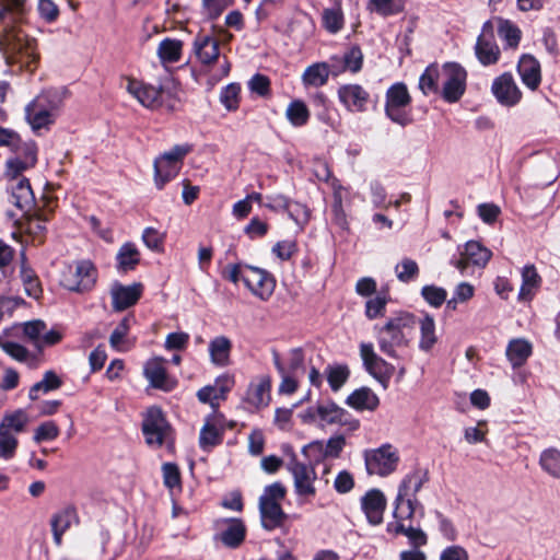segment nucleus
Here are the masks:
<instances>
[{
    "label": "nucleus",
    "mask_w": 560,
    "mask_h": 560,
    "mask_svg": "<svg viewBox=\"0 0 560 560\" xmlns=\"http://www.w3.org/2000/svg\"><path fill=\"white\" fill-rule=\"evenodd\" d=\"M541 469L549 476L560 479V451L550 447L541 452L539 458Z\"/></svg>",
    "instance_id": "obj_45"
},
{
    "label": "nucleus",
    "mask_w": 560,
    "mask_h": 560,
    "mask_svg": "<svg viewBox=\"0 0 560 560\" xmlns=\"http://www.w3.org/2000/svg\"><path fill=\"white\" fill-rule=\"evenodd\" d=\"M517 72L522 82L530 90L538 89L541 82L539 61L532 55H523L517 63Z\"/></svg>",
    "instance_id": "obj_24"
},
{
    "label": "nucleus",
    "mask_w": 560,
    "mask_h": 560,
    "mask_svg": "<svg viewBox=\"0 0 560 560\" xmlns=\"http://www.w3.org/2000/svg\"><path fill=\"white\" fill-rule=\"evenodd\" d=\"M26 0H0V52L7 65L33 72L37 67L36 42L18 26Z\"/></svg>",
    "instance_id": "obj_1"
},
{
    "label": "nucleus",
    "mask_w": 560,
    "mask_h": 560,
    "mask_svg": "<svg viewBox=\"0 0 560 560\" xmlns=\"http://www.w3.org/2000/svg\"><path fill=\"white\" fill-rule=\"evenodd\" d=\"M62 380L56 374V372L49 370L44 373L43 380L35 383L30 392L28 397L31 400H37L40 394H47L49 392L60 388Z\"/></svg>",
    "instance_id": "obj_41"
},
{
    "label": "nucleus",
    "mask_w": 560,
    "mask_h": 560,
    "mask_svg": "<svg viewBox=\"0 0 560 560\" xmlns=\"http://www.w3.org/2000/svg\"><path fill=\"white\" fill-rule=\"evenodd\" d=\"M67 95L68 91L65 88L49 89L37 95L35 101L43 105L46 112L56 119Z\"/></svg>",
    "instance_id": "obj_31"
},
{
    "label": "nucleus",
    "mask_w": 560,
    "mask_h": 560,
    "mask_svg": "<svg viewBox=\"0 0 560 560\" xmlns=\"http://www.w3.org/2000/svg\"><path fill=\"white\" fill-rule=\"evenodd\" d=\"M13 156L8 159L5 164V175L8 177L20 176L24 171L35 166L37 162V145L34 141H22L18 136V141L9 149Z\"/></svg>",
    "instance_id": "obj_8"
},
{
    "label": "nucleus",
    "mask_w": 560,
    "mask_h": 560,
    "mask_svg": "<svg viewBox=\"0 0 560 560\" xmlns=\"http://www.w3.org/2000/svg\"><path fill=\"white\" fill-rule=\"evenodd\" d=\"M142 293V285L135 283L131 285L115 284L112 289L113 308L124 311L138 302Z\"/></svg>",
    "instance_id": "obj_23"
},
{
    "label": "nucleus",
    "mask_w": 560,
    "mask_h": 560,
    "mask_svg": "<svg viewBox=\"0 0 560 560\" xmlns=\"http://www.w3.org/2000/svg\"><path fill=\"white\" fill-rule=\"evenodd\" d=\"M327 381L334 392L339 390L347 382L350 371L346 365L327 366Z\"/></svg>",
    "instance_id": "obj_57"
},
{
    "label": "nucleus",
    "mask_w": 560,
    "mask_h": 560,
    "mask_svg": "<svg viewBox=\"0 0 560 560\" xmlns=\"http://www.w3.org/2000/svg\"><path fill=\"white\" fill-rule=\"evenodd\" d=\"M492 253L479 242L469 241L465 245L460 258L454 262L455 267L464 273L469 265L483 268L490 260Z\"/></svg>",
    "instance_id": "obj_19"
},
{
    "label": "nucleus",
    "mask_w": 560,
    "mask_h": 560,
    "mask_svg": "<svg viewBox=\"0 0 560 560\" xmlns=\"http://www.w3.org/2000/svg\"><path fill=\"white\" fill-rule=\"evenodd\" d=\"M25 118L33 130L48 128L56 120L35 98L25 107Z\"/></svg>",
    "instance_id": "obj_34"
},
{
    "label": "nucleus",
    "mask_w": 560,
    "mask_h": 560,
    "mask_svg": "<svg viewBox=\"0 0 560 560\" xmlns=\"http://www.w3.org/2000/svg\"><path fill=\"white\" fill-rule=\"evenodd\" d=\"M117 269L122 272L133 270L140 262V252L132 243L124 244L116 256Z\"/></svg>",
    "instance_id": "obj_42"
},
{
    "label": "nucleus",
    "mask_w": 560,
    "mask_h": 560,
    "mask_svg": "<svg viewBox=\"0 0 560 560\" xmlns=\"http://www.w3.org/2000/svg\"><path fill=\"white\" fill-rule=\"evenodd\" d=\"M261 525L267 530H272L283 523L285 513L280 503L259 501Z\"/></svg>",
    "instance_id": "obj_32"
},
{
    "label": "nucleus",
    "mask_w": 560,
    "mask_h": 560,
    "mask_svg": "<svg viewBox=\"0 0 560 560\" xmlns=\"http://www.w3.org/2000/svg\"><path fill=\"white\" fill-rule=\"evenodd\" d=\"M505 49H517L522 39L521 28L511 20L495 16L491 20Z\"/></svg>",
    "instance_id": "obj_28"
},
{
    "label": "nucleus",
    "mask_w": 560,
    "mask_h": 560,
    "mask_svg": "<svg viewBox=\"0 0 560 560\" xmlns=\"http://www.w3.org/2000/svg\"><path fill=\"white\" fill-rule=\"evenodd\" d=\"M284 363V371L291 374L304 371V352L301 348H293L289 351L287 362Z\"/></svg>",
    "instance_id": "obj_63"
},
{
    "label": "nucleus",
    "mask_w": 560,
    "mask_h": 560,
    "mask_svg": "<svg viewBox=\"0 0 560 560\" xmlns=\"http://www.w3.org/2000/svg\"><path fill=\"white\" fill-rule=\"evenodd\" d=\"M323 26L331 34L338 33L343 27V14L341 9H325L322 15Z\"/></svg>",
    "instance_id": "obj_55"
},
{
    "label": "nucleus",
    "mask_w": 560,
    "mask_h": 560,
    "mask_svg": "<svg viewBox=\"0 0 560 560\" xmlns=\"http://www.w3.org/2000/svg\"><path fill=\"white\" fill-rule=\"evenodd\" d=\"M429 481L428 471L417 469L401 480L395 500L394 517L398 521L411 518L420 505L417 493Z\"/></svg>",
    "instance_id": "obj_4"
},
{
    "label": "nucleus",
    "mask_w": 560,
    "mask_h": 560,
    "mask_svg": "<svg viewBox=\"0 0 560 560\" xmlns=\"http://www.w3.org/2000/svg\"><path fill=\"white\" fill-rule=\"evenodd\" d=\"M540 283V277L534 265H527L522 269V287L520 290V299L526 300L532 295L533 289Z\"/></svg>",
    "instance_id": "obj_49"
},
{
    "label": "nucleus",
    "mask_w": 560,
    "mask_h": 560,
    "mask_svg": "<svg viewBox=\"0 0 560 560\" xmlns=\"http://www.w3.org/2000/svg\"><path fill=\"white\" fill-rule=\"evenodd\" d=\"M340 103L351 113H364L370 103V93L359 84H345L338 89Z\"/></svg>",
    "instance_id": "obj_17"
},
{
    "label": "nucleus",
    "mask_w": 560,
    "mask_h": 560,
    "mask_svg": "<svg viewBox=\"0 0 560 560\" xmlns=\"http://www.w3.org/2000/svg\"><path fill=\"white\" fill-rule=\"evenodd\" d=\"M370 7L377 14L389 16L404 10L405 0H370Z\"/></svg>",
    "instance_id": "obj_54"
},
{
    "label": "nucleus",
    "mask_w": 560,
    "mask_h": 560,
    "mask_svg": "<svg viewBox=\"0 0 560 560\" xmlns=\"http://www.w3.org/2000/svg\"><path fill=\"white\" fill-rule=\"evenodd\" d=\"M365 468L369 475L386 477L393 474L398 465L399 456L390 444L364 452Z\"/></svg>",
    "instance_id": "obj_7"
},
{
    "label": "nucleus",
    "mask_w": 560,
    "mask_h": 560,
    "mask_svg": "<svg viewBox=\"0 0 560 560\" xmlns=\"http://www.w3.org/2000/svg\"><path fill=\"white\" fill-rule=\"evenodd\" d=\"M360 355L366 371L386 388L395 368L375 353L372 343H361Z\"/></svg>",
    "instance_id": "obj_13"
},
{
    "label": "nucleus",
    "mask_w": 560,
    "mask_h": 560,
    "mask_svg": "<svg viewBox=\"0 0 560 560\" xmlns=\"http://www.w3.org/2000/svg\"><path fill=\"white\" fill-rule=\"evenodd\" d=\"M491 91L497 101L503 106H514L522 98V92L510 72H504L495 78Z\"/></svg>",
    "instance_id": "obj_18"
},
{
    "label": "nucleus",
    "mask_w": 560,
    "mask_h": 560,
    "mask_svg": "<svg viewBox=\"0 0 560 560\" xmlns=\"http://www.w3.org/2000/svg\"><path fill=\"white\" fill-rule=\"evenodd\" d=\"M299 417L305 424H316L318 427L338 424L348 432L357 431L360 427L358 419L329 399L317 401L316 405L301 412Z\"/></svg>",
    "instance_id": "obj_3"
},
{
    "label": "nucleus",
    "mask_w": 560,
    "mask_h": 560,
    "mask_svg": "<svg viewBox=\"0 0 560 560\" xmlns=\"http://www.w3.org/2000/svg\"><path fill=\"white\" fill-rule=\"evenodd\" d=\"M24 336L30 339L40 351V336L46 330V324L42 319H34L21 324Z\"/></svg>",
    "instance_id": "obj_58"
},
{
    "label": "nucleus",
    "mask_w": 560,
    "mask_h": 560,
    "mask_svg": "<svg viewBox=\"0 0 560 560\" xmlns=\"http://www.w3.org/2000/svg\"><path fill=\"white\" fill-rule=\"evenodd\" d=\"M142 433L149 446L161 447L164 444L171 433V425L160 407L152 406L147 409L142 421Z\"/></svg>",
    "instance_id": "obj_6"
},
{
    "label": "nucleus",
    "mask_w": 560,
    "mask_h": 560,
    "mask_svg": "<svg viewBox=\"0 0 560 560\" xmlns=\"http://www.w3.org/2000/svg\"><path fill=\"white\" fill-rule=\"evenodd\" d=\"M130 317H125L113 330L109 337V345L117 351H127L130 346L126 339L130 329Z\"/></svg>",
    "instance_id": "obj_48"
},
{
    "label": "nucleus",
    "mask_w": 560,
    "mask_h": 560,
    "mask_svg": "<svg viewBox=\"0 0 560 560\" xmlns=\"http://www.w3.org/2000/svg\"><path fill=\"white\" fill-rule=\"evenodd\" d=\"M346 402L357 410L373 411L377 408L380 399L370 388L362 387L350 394Z\"/></svg>",
    "instance_id": "obj_35"
},
{
    "label": "nucleus",
    "mask_w": 560,
    "mask_h": 560,
    "mask_svg": "<svg viewBox=\"0 0 560 560\" xmlns=\"http://www.w3.org/2000/svg\"><path fill=\"white\" fill-rule=\"evenodd\" d=\"M475 54L482 66L495 65L501 56V50L494 40V25L492 21H486L475 45Z\"/></svg>",
    "instance_id": "obj_12"
},
{
    "label": "nucleus",
    "mask_w": 560,
    "mask_h": 560,
    "mask_svg": "<svg viewBox=\"0 0 560 560\" xmlns=\"http://www.w3.org/2000/svg\"><path fill=\"white\" fill-rule=\"evenodd\" d=\"M287 469L293 476L294 490L298 495L315 497L314 482L317 477L312 466L299 462L296 455L292 453L290 460L287 463Z\"/></svg>",
    "instance_id": "obj_11"
},
{
    "label": "nucleus",
    "mask_w": 560,
    "mask_h": 560,
    "mask_svg": "<svg viewBox=\"0 0 560 560\" xmlns=\"http://www.w3.org/2000/svg\"><path fill=\"white\" fill-rule=\"evenodd\" d=\"M241 86L236 83H231L222 89L220 93V102L228 110H236L240 105Z\"/></svg>",
    "instance_id": "obj_60"
},
{
    "label": "nucleus",
    "mask_w": 560,
    "mask_h": 560,
    "mask_svg": "<svg viewBox=\"0 0 560 560\" xmlns=\"http://www.w3.org/2000/svg\"><path fill=\"white\" fill-rule=\"evenodd\" d=\"M224 423V416L218 412H213L205 419L199 434V446L203 451H210L222 443L225 432Z\"/></svg>",
    "instance_id": "obj_15"
},
{
    "label": "nucleus",
    "mask_w": 560,
    "mask_h": 560,
    "mask_svg": "<svg viewBox=\"0 0 560 560\" xmlns=\"http://www.w3.org/2000/svg\"><path fill=\"white\" fill-rule=\"evenodd\" d=\"M285 117L294 127L305 126L310 119V110L301 100L292 101L285 110Z\"/></svg>",
    "instance_id": "obj_47"
},
{
    "label": "nucleus",
    "mask_w": 560,
    "mask_h": 560,
    "mask_svg": "<svg viewBox=\"0 0 560 560\" xmlns=\"http://www.w3.org/2000/svg\"><path fill=\"white\" fill-rule=\"evenodd\" d=\"M232 347V341L226 336H217L211 339L208 346L210 362L218 368L229 366Z\"/></svg>",
    "instance_id": "obj_26"
},
{
    "label": "nucleus",
    "mask_w": 560,
    "mask_h": 560,
    "mask_svg": "<svg viewBox=\"0 0 560 560\" xmlns=\"http://www.w3.org/2000/svg\"><path fill=\"white\" fill-rule=\"evenodd\" d=\"M332 61H342V70L359 72L363 63V54L359 46H352L342 57L334 56Z\"/></svg>",
    "instance_id": "obj_51"
},
{
    "label": "nucleus",
    "mask_w": 560,
    "mask_h": 560,
    "mask_svg": "<svg viewBox=\"0 0 560 560\" xmlns=\"http://www.w3.org/2000/svg\"><path fill=\"white\" fill-rule=\"evenodd\" d=\"M75 283L70 284L69 289L73 291H85L91 289L95 283L96 271L91 261L83 260L75 267Z\"/></svg>",
    "instance_id": "obj_36"
},
{
    "label": "nucleus",
    "mask_w": 560,
    "mask_h": 560,
    "mask_svg": "<svg viewBox=\"0 0 560 560\" xmlns=\"http://www.w3.org/2000/svg\"><path fill=\"white\" fill-rule=\"evenodd\" d=\"M271 378L269 375H262L250 383L246 400L256 408L266 407L270 401Z\"/></svg>",
    "instance_id": "obj_29"
},
{
    "label": "nucleus",
    "mask_w": 560,
    "mask_h": 560,
    "mask_svg": "<svg viewBox=\"0 0 560 560\" xmlns=\"http://www.w3.org/2000/svg\"><path fill=\"white\" fill-rule=\"evenodd\" d=\"M410 103L406 84L395 83L386 92L385 114L393 122L406 127L412 122Z\"/></svg>",
    "instance_id": "obj_5"
},
{
    "label": "nucleus",
    "mask_w": 560,
    "mask_h": 560,
    "mask_svg": "<svg viewBox=\"0 0 560 560\" xmlns=\"http://www.w3.org/2000/svg\"><path fill=\"white\" fill-rule=\"evenodd\" d=\"M27 219L25 230L35 236L42 235L45 230V223L48 221V217L39 213L38 211H32L28 214H22Z\"/></svg>",
    "instance_id": "obj_62"
},
{
    "label": "nucleus",
    "mask_w": 560,
    "mask_h": 560,
    "mask_svg": "<svg viewBox=\"0 0 560 560\" xmlns=\"http://www.w3.org/2000/svg\"><path fill=\"white\" fill-rule=\"evenodd\" d=\"M290 219H292L301 230L308 223L311 218L310 209L298 201H293L290 199L289 206L285 210Z\"/></svg>",
    "instance_id": "obj_59"
},
{
    "label": "nucleus",
    "mask_w": 560,
    "mask_h": 560,
    "mask_svg": "<svg viewBox=\"0 0 560 560\" xmlns=\"http://www.w3.org/2000/svg\"><path fill=\"white\" fill-rule=\"evenodd\" d=\"M329 73V67L326 62H317L305 69L302 81L304 85L323 86L327 83Z\"/></svg>",
    "instance_id": "obj_43"
},
{
    "label": "nucleus",
    "mask_w": 560,
    "mask_h": 560,
    "mask_svg": "<svg viewBox=\"0 0 560 560\" xmlns=\"http://www.w3.org/2000/svg\"><path fill=\"white\" fill-rule=\"evenodd\" d=\"M180 165H177L166 159L159 156L154 161V183L159 189H162L166 183L177 176Z\"/></svg>",
    "instance_id": "obj_37"
},
{
    "label": "nucleus",
    "mask_w": 560,
    "mask_h": 560,
    "mask_svg": "<svg viewBox=\"0 0 560 560\" xmlns=\"http://www.w3.org/2000/svg\"><path fill=\"white\" fill-rule=\"evenodd\" d=\"M183 43L178 39L165 38L158 47V56L162 62H177L180 59Z\"/></svg>",
    "instance_id": "obj_46"
},
{
    "label": "nucleus",
    "mask_w": 560,
    "mask_h": 560,
    "mask_svg": "<svg viewBox=\"0 0 560 560\" xmlns=\"http://www.w3.org/2000/svg\"><path fill=\"white\" fill-rule=\"evenodd\" d=\"M220 533L217 538L229 548H237L245 539L246 527L240 518H226L218 523Z\"/></svg>",
    "instance_id": "obj_20"
},
{
    "label": "nucleus",
    "mask_w": 560,
    "mask_h": 560,
    "mask_svg": "<svg viewBox=\"0 0 560 560\" xmlns=\"http://www.w3.org/2000/svg\"><path fill=\"white\" fill-rule=\"evenodd\" d=\"M361 506L370 524L378 525L383 522L386 499L381 490H369L361 499Z\"/></svg>",
    "instance_id": "obj_21"
},
{
    "label": "nucleus",
    "mask_w": 560,
    "mask_h": 560,
    "mask_svg": "<svg viewBox=\"0 0 560 560\" xmlns=\"http://www.w3.org/2000/svg\"><path fill=\"white\" fill-rule=\"evenodd\" d=\"M421 295L431 306L440 307L446 301L447 292L441 287L431 284L421 289Z\"/></svg>",
    "instance_id": "obj_61"
},
{
    "label": "nucleus",
    "mask_w": 560,
    "mask_h": 560,
    "mask_svg": "<svg viewBox=\"0 0 560 560\" xmlns=\"http://www.w3.org/2000/svg\"><path fill=\"white\" fill-rule=\"evenodd\" d=\"M442 79V69L438 65L432 63L427 67L419 79V88L423 94L440 92L439 80Z\"/></svg>",
    "instance_id": "obj_44"
},
{
    "label": "nucleus",
    "mask_w": 560,
    "mask_h": 560,
    "mask_svg": "<svg viewBox=\"0 0 560 560\" xmlns=\"http://www.w3.org/2000/svg\"><path fill=\"white\" fill-rule=\"evenodd\" d=\"M194 47L197 58L203 65H211L219 58V42L209 35H198Z\"/></svg>",
    "instance_id": "obj_30"
},
{
    "label": "nucleus",
    "mask_w": 560,
    "mask_h": 560,
    "mask_svg": "<svg viewBox=\"0 0 560 560\" xmlns=\"http://www.w3.org/2000/svg\"><path fill=\"white\" fill-rule=\"evenodd\" d=\"M395 273L400 282L408 283L418 277L419 266L413 259L404 258L396 265Z\"/></svg>",
    "instance_id": "obj_56"
},
{
    "label": "nucleus",
    "mask_w": 560,
    "mask_h": 560,
    "mask_svg": "<svg viewBox=\"0 0 560 560\" xmlns=\"http://www.w3.org/2000/svg\"><path fill=\"white\" fill-rule=\"evenodd\" d=\"M59 428L54 421L43 422L35 430L34 441L36 443L52 441L59 435Z\"/></svg>",
    "instance_id": "obj_64"
},
{
    "label": "nucleus",
    "mask_w": 560,
    "mask_h": 560,
    "mask_svg": "<svg viewBox=\"0 0 560 560\" xmlns=\"http://www.w3.org/2000/svg\"><path fill=\"white\" fill-rule=\"evenodd\" d=\"M9 178V202L14 205L22 214H28L35 206V197L30 180L21 177V175Z\"/></svg>",
    "instance_id": "obj_14"
},
{
    "label": "nucleus",
    "mask_w": 560,
    "mask_h": 560,
    "mask_svg": "<svg viewBox=\"0 0 560 560\" xmlns=\"http://www.w3.org/2000/svg\"><path fill=\"white\" fill-rule=\"evenodd\" d=\"M234 376L224 373L218 376L213 385L205 386L197 393L198 399L203 404H209L215 411L219 407L220 400L226 398L228 393L234 386Z\"/></svg>",
    "instance_id": "obj_16"
},
{
    "label": "nucleus",
    "mask_w": 560,
    "mask_h": 560,
    "mask_svg": "<svg viewBox=\"0 0 560 560\" xmlns=\"http://www.w3.org/2000/svg\"><path fill=\"white\" fill-rule=\"evenodd\" d=\"M243 282L252 294L262 301H267L276 288V280L270 272L249 265L245 266Z\"/></svg>",
    "instance_id": "obj_10"
},
{
    "label": "nucleus",
    "mask_w": 560,
    "mask_h": 560,
    "mask_svg": "<svg viewBox=\"0 0 560 560\" xmlns=\"http://www.w3.org/2000/svg\"><path fill=\"white\" fill-rule=\"evenodd\" d=\"M21 280L26 294L31 298L38 299L42 293L39 280L35 271L27 267L24 260L21 265Z\"/></svg>",
    "instance_id": "obj_50"
},
{
    "label": "nucleus",
    "mask_w": 560,
    "mask_h": 560,
    "mask_svg": "<svg viewBox=\"0 0 560 560\" xmlns=\"http://www.w3.org/2000/svg\"><path fill=\"white\" fill-rule=\"evenodd\" d=\"M30 422L27 412L23 409L14 410L5 413L0 421V431L8 435L16 436V434L25 431Z\"/></svg>",
    "instance_id": "obj_33"
},
{
    "label": "nucleus",
    "mask_w": 560,
    "mask_h": 560,
    "mask_svg": "<svg viewBox=\"0 0 560 560\" xmlns=\"http://www.w3.org/2000/svg\"><path fill=\"white\" fill-rule=\"evenodd\" d=\"M272 362L276 370L281 376V383L278 388L279 394L291 395L295 393L299 387L296 374H291L284 371V363L279 352L276 350H272Z\"/></svg>",
    "instance_id": "obj_39"
},
{
    "label": "nucleus",
    "mask_w": 560,
    "mask_h": 560,
    "mask_svg": "<svg viewBox=\"0 0 560 560\" xmlns=\"http://www.w3.org/2000/svg\"><path fill=\"white\" fill-rule=\"evenodd\" d=\"M164 364L165 360L162 358L149 360L144 365V375L153 387L163 390H171L173 384L168 380Z\"/></svg>",
    "instance_id": "obj_27"
},
{
    "label": "nucleus",
    "mask_w": 560,
    "mask_h": 560,
    "mask_svg": "<svg viewBox=\"0 0 560 560\" xmlns=\"http://www.w3.org/2000/svg\"><path fill=\"white\" fill-rule=\"evenodd\" d=\"M416 325V317L408 312H398L390 316L377 332V341L381 351L388 357L395 358V348L407 346L408 337Z\"/></svg>",
    "instance_id": "obj_2"
},
{
    "label": "nucleus",
    "mask_w": 560,
    "mask_h": 560,
    "mask_svg": "<svg viewBox=\"0 0 560 560\" xmlns=\"http://www.w3.org/2000/svg\"><path fill=\"white\" fill-rule=\"evenodd\" d=\"M0 348L19 362L31 363L34 360V355L24 346L12 341H4L1 336Z\"/></svg>",
    "instance_id": "obj_53"
},
{
    "label": "nucleus",
    "mask_w": 560,
    "mask_h": 560,
    "mask_svg": "<svg viewBox=\"0 0 560 560\" xmlns=\"http://www.w3.org/2000/svg\"><path fill=\"white\" fill-rule=\"evenodd\" d=\"M388 530H392V524L388 525ZM395 534H404L409 539V542L413 548L422 547L427 544L428 538L425 533L420 528L406 527L401 523H397L393 528Z\"/></svg>",
    "instance_id": "obj_52"
},
{
    "label": "nucleus",
    "mask_w": 560,
    "mask_h": 560,
    "mask_svg": "<svg viewBox=\"0 0 560 560\" xmlns=\"http://www.w3.org/2000/svg\"><path fill=\"white\" fill-rule=\"evenodd\" d=\"M127 91L145 107L154 108L161 105V88L143 84L129 79L127 83Z\"/></svg>",
    "instance_id": "obj_22"
},
{
    "label": "nucleus",
    "mask_w": 560,
    "mask_h": 560,
    "mask_svg": "<svg viewBox=\"0 0 560 560\" xmlns=\"http://www.w3.org/2000/svg\"><path fill=\"white\" fill-rule=\"evenodd\" d=\"M78 521L77 511L72 506H67L51 516L50 526L56 546H61L62 535Z\"/></svg>",
    "instance_id": "obj_25"
},
{
    "label": "nucleus",
    "mask_w": 560,
    "mask_h": 560,
    "mask_svg": "<svg viewBox=\"0 0 560 560\" xmlns=\"http://www.w3.org/2000/svg\"><path fill=\"white\" fill-rule=\"evenodd\" d=\"M505 353L512 366L520 368L532 354V345L525 339H513L509 342Z\"/></svg>",
    "instance_id": "obj_38"
},
{
    "label": "nucleus",
    "mask_w": 560,
    "mask_h": 560,
    "mask_svg": "<svg viewBox=\"0 0 560 560\" xmlns=\"http://www.w3.org/2000/svg\"><path fill=\"white\" fill-rule=\"evenodd\" d=\"M418 324L420 329L419 349L429 352L438 342L434 318L429 314H424V316L419 319Z\"/></svg>",
    "instance_id": "obj_40"
},
{
    "label": "nucleus",
    "mask_w": 560,
    "mask_h": 560,
    "mask_svg": "<svg viewBox=\"0 0 560 560\" xmlns=\"http://www.w3.org/2000/svg\"><path fill=\"white\" fill-rule=\"evenodd\" d=\"M441 95L447 103H456L466 91V70L456 62H446L442 67Z\"/></svg>",
    "instance_id": "obj_9"
}]
</instances>
